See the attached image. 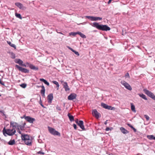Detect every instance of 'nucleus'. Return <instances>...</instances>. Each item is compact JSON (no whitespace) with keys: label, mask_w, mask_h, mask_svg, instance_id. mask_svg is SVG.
I'll list each match as a JSON object with an SVG mask.
<instances>
[{"label":"nucleus","mask_w":155,"mask_h":155,"mask_svg":"<svg viewBox=\"0 0 155 155\" xmlns=\"http://www.w3.org/2000/svg\"><path fill=\"white\" fill-rule=\"evenodd\" d=\"M138 94L140 97L142 98L145 100L147 101V98L144 94Z\"/></svg>","instance_id":"5701e85b"},{"label":"nucleus","mask_w":155,"mask_h":155,"mask_svg":"<svg viewBox=\"0 0 155 155\" xmlns=\"http://www.w3.org/2000/svg\"><path fill=\"white\" fill-rule=\"evenodd\" d=\"M48 130L49 132L52 135H57L58 136H61L60 133L58 131L56 130L55 129L50 127H48Z\"/></svg>","instance_id":"20e7f679"},{"label":"nucleus","mask_w":155,"mask_h":155,"mask_svg":"<svg viewBox=\"0 0 155 155\" xmlns=\"http://www.w3.org/2000/svg\"><path fill=\"white\" fill-rule=\"evenodd\" d=\"M39 87L41 88V89L40 91V93L42 95V96L44 97L45 96V87L42 85L39 86Z\"/></svg>","instance_id":"f3484780"},{"label":"nucleus","mask_w":155,"mask_h":155,"mask_svg":"<svg viewBox=\"0 0 155 155\" xmlns=\"http://www.w3.org/2000/svg\"><path fill=\"white\" fill-rule=\"evenodd\" d=\"M125 77L126 78H130V75L128 73H127L125 75Z\"/></svg>","instance_id":"79ce46f5"},{"label":"nucleus","mask_w":155,"mask_h":155,"mask_svg":"<svg viewBox=\"0 0 155 155\" xmlns=\"http://www.w3.org/2000/svg\"><path fill=\"white\" fill-rule=\"evenodd\" d=\"M15 67L19 71L22 73H29V70H28L20 67L18 65H16Z\"/></svg>","instance_id":"0eeeda50"},{"label":"nucleus","mask_w":155,"mask_h":155,"mask_svg":"<svg viewBox=\"0 0 155 155\" xmlns=\"http://www.w3.org/2000/svg\"><path fill=\"white\" fill-rule=\"evenodd\" d=\"M77 125L79 126L83 130H85L84 126V122L82 120H79V122L78 123Z\"/></svg>","instance_id":"dca6fc26"},{"label":"nucleus","mask_w":155,"mask_h":155,"mask_svg":"<svg viewBox=\"0 0 155 155\" xmlns=\"http://www.w3.org/2000/svg\"><path fill=\"white\" fill-rule=\"evenodd\" d=\"M143 91L148 96L155 101V95L153 93L148 90L146 88L144 89H143Z\"/></svg>","instance_id":"39448f33"},{"label":"nucleus","mask_w":155,"mask_h":155,"mask_svg":"<svg viewBox=\"0 0 155 155\" xmlns=\"http://www.w3.org/2000/svg\"><path fill=\"white\" fill-rule=\"evenodd\" d=\"M39 104L41 105V106L43 107L44 108H46V107H45L44 105L42 104V101L41 99V98L40 97V100L39 101Z\"/></svg>","instance_id":"c9c22d12"},{"label":"nucleus","mask_w":155,"mask_h":155,"mask_svg":"<svg viewBox=\"0 0 155 155\" xmlns=\"http://www.w3.org/2000/svg\"><path fill=\"white\" fill-rule=\"evenodd\" d=\"M86 18L90 20L91 21H96L97 20H101L102 18L99 17H96L91 16H86Z\"/></svg>","instance_id":"6e6552de"},{"label":"nucleus","mask_w":155,"mask_h":155,"mask_svg":"<svg viewBox=\"0 0 155 155\" xmlns=\"http://www.w3.org/2000/svg\"><path fill=\"white\" fill-rule=\"evenodd\" d=\"M21 137L22 140L24 141L26 145L28 146H31V145L32 140L30 139L28 135L24 134L22 135Z\"/></svg>","instance_id":"f03ea898"},{"label":"nucleus","mask_w":155,"mask_h":155,"mask_svg":"<svg viewBox=\"0 0 155 155\" xmlns=\"http://www.w3.org/2000/svg\"><path fill=\"white\" fill-rule=\"evenodd\" d=\"M131 108V110L134 112L135 113L136 110L135 109V107L132 103H130Z\"/></svg>","instance_id":"a878e982"},{"label":"nucleus","mask_w":155,"mask_h":155,"mask_svg":"<svg viewBox=\"0 0 155 155\" xmlns=\"http://www.w3.org/2000/svg\"><path fill=\"white\" fill-rule=\"evenodd\" d=\"M73 126L74 129L75 130H76L77 129V125H76V124H73Z\"/></svg>","instance_id":"c03bdc74"},{"label":"nucleus","mask_w":155,"mask_h":155,"mask_svg":"<svg viewBox=\"0 0 155 155\" xmlns=\"http://www.w3.org/2000/svg\"><path fill=\"white\" fill-rule=\"evenodd\" d=\"M57 33H60V34H63L62 33H61V32H57Z\"/></svg>","instance_id":"4d7b16f0"},{"label":"nucleus","mask_w":155,"mask_h":155,"mask_svg":"<svg viewBox=\"0 0 155 155\" xmlns=\"http://www.w3.org/2000/svg\"><path fill=\"white\" fill-rule=\"evenodd\" d=\"M127 125L129 126L130 127V126H132L130 124H129V123H128L127 124Z\"/></svg>","instance_id":"864d4df0"},{"label":"nucleus","mask_w":155,"mask_h":155,"mask_svg":"<svg viewBox=\"0 0 155 155\" xmlns=\"http://www.w3.org/2000/svg\"><path fill=\"white\" fill-rule=\"evenodd\" d=\"M56 109L59 111H61V107L59 106L58 105H57L56 107Z\"/></svg>","instance_id":"e433bc0d"},{"label":"nucleus","mask_w":155,"mask_h":155,"mask_svg":"<svg viewBox=\"0 0 155 155\" xmlns=\"http://www.w3.org/2000/svg\"><path fill=\"white\" fill-rule=\"evenodd\" d=\"M101 105L102 107L106 109H107L109 110H114L115 109V108L114 107L108 105L107 104L103 103H101Z\"/></svg>","instance_id":"1a4fd4ad"},{"label":"nucleus","mask_w":155,"mask_h":155,"mask_svg":"<svg viewBox=\"0 0 155 155\" xmlns=\"http://www.w3.org/2000/svg\"><path fill=\"white\" fill-rule=\"evenodd\" d=\"M132 129L134 130V132H136V131H137V130H136V129L135 128H134H134H133V129Z\"/></svg>","instance_id":"8fccbe9b"},{"label":"nucleus","mask_w":155,"mask_h":155,"mask_svg":"<svg viewBox=\"0 0 155 155\" xmlns=\"http://www.w3.org/2000/svg\"><path fill=\"white\" fill-rule=\"evenodd\" d=\"M144 117L146 118L147 120L148 121L149 120L150 117L147 115H144Z\"/></svg>","instance_id":"4c0bfd02"},{"label":"nucleus","mask_w":155,"mask_h":155,"mask_svg":"<svg viewBox=\"0 0 155 155\" xmlns=\"http://www.w3.org/2000/svg\"><path fill=\"white\" fill-rule=\"evenodd\" d=\"M77 95L75 93L71 94L68 97V99L69 100H72L76 98Z\"/></svg>","instance_id":"ddd939ff"},{"label":"nucleus","mask_w":155,"mask_h":155,"mask_svg":"<svg viewBox=\"0 0 155 155\" xmlns=\"http://www.w3.org/2000/svg\"><path fill=\"white\" fill-rule=\"evenodd\" d=\"M108 121V120H106L105 122H104V124H105V125H106L107 123V121Z\"/></svg>","instance_id":"603ef678"},{"label":"nucleus","mask_w":155,"mask_h":155,"mask_svg":"<svg viewBox=\"0 0 155 155\" xmlns=\"http://www.w3.org/2000/svg\"><path fill=\"white\" fill-rule=\"evenodd\" d=\"M29 67L31 69L37 71L38 70V67H36L32 64H29Z\"/></svg>","instance_id":"6ab92c4d"},{"label":"nucleus","mask_w":155,"mask_h":155,"mask_svg":"<svg viewBox=\"0 0 155 155\" xmlns=\"http://www.w3.org/2000/svg\"><path fill=\"white\" fill-rule=\"evenodd\" d=\"M15 141L14 139L13 140H10L8 143V144L11 145H13L15 144Z\"/></svg>","instance_id":"bb28decb"},{"label":"nucleus","mask_w":155,"mask_h":155,"mask_svg":"<svg viewBox=\"0 0 155 155\" xmlns=\"http://www.w3.org/2000/svg\"><path fill=\"white\" fill-rule=\"evenodd\" d=\"M3 134L5 136V134L9 136H12L14 135L16 132V130L14 129H6L4 127L3 130Z\"/></svg>","instance_id":"7ed1b4c3"},{"label":"nucleus","mask_w":155,"mask_h":155,"mask_svg":"<svg viewBox=\"0 0 155 155\" xmlns=\"http://www.w3.org/2000/svg\"><path fill=\"white\" fill-rule=\"evenodd\" d=\"M78 34L82 38H86V36L83 34L81 33V32L78 31Z\"/></svg>","instance_id":"c85d7f7f"},{"label":"nucleus","mask_w":155,"mask_h":155,"mask_svg":"<svg viewBox=\"0 0 155 155\" xmlns=\"http://www.w3.org/2000/svg\"><path fill=\"white\" fill-rule=\"evenodd\" d=\"M17 129H18V130H17V131L20 134H21V136L22 135H23V134H22L20 130V129H19V128H17Z\"/></svg>","instance_id":"ea45409f"},{"label":"nucleus","mask_w":155,"mask_h":155,"mask_svg":"<svg viewBox=\"0 0 155 155\" xmlns=\"http://www.w3.org/2000/svg\"><path fill=\"white\" fill-rule=\"evenodd\" d=\"M11 55V58L13 59H14L15 57V54L13 52H11L10 53Z\"/></svg>","instance_id":"72a5a7b5"},{"label":"nucleus","mask_w":155,"mask_h":155,"mask_svg":"<svg viewBox=\"0 0 155 155\" xmlns=\"http://www.w3.org/2000/svg\"><path fill=\"white\" fill-rule=\"evenodd\" d=\"M40 81H41L43 82L45 84H46L47 86L49 85V83L45 80L43 78H40Z\"/></svg>","instance_id":"b1692460"},{"label":"nucleus","mask_w":155,"mask_h":155,"mask_svg":"<svg viewBox=\"0 0 155 155\" xmlns=\"http://www.w3.org/2000/svg\"><path fill=\"white\" fill-rule=\"evenodd\" d=\"M10 126L13 127V129H15V128H18L19 124L17 123L14 122H11L10 123Z\"/></svg>","instance_id":"4468645a"},{"label":"nucleus","mask_w":155,"mask_h":155,"mask_svg":"<svg viewBox=\"0 0 155 155\" xmlns=\"http://www.w3.org/2000/svg\"><path fill=\"white\" fill-rule=\"evenodd\" d=\"M25 124V123L23 125H18V128L20 129L21 130H24V125Z\"/></svg>","instance_id":"473e14b6"},{"label":"nucleus","mask_w":155,"mask_h":155,"mask_svg":"<svg viewBox=\"0 0 155 155\" xmlns=\"http://www.w3.org/2000/svg\"><path fill=\"white\" fill-rule=\"evenodd\" d=\"M53 97L52 94L51 93L49 94L47 97V99L48 100V102L49 103H51L52 100L53 99Z\"/></svg>","instance_id":"a211bd4d"},{"label":"nucleus","mask_w":155,"mask_h":155,"mask_svg":"<svg viewBox=\"0 0 155 155\" xmlns=\"http://www.w3.org/2000/svg\"><path fill=\"white\" fill-rule=\"evenodd\" d=\"M20 65L23 66V67H26V65H25V64H23V63H22V64H21Z\"/></svg>","instance_id":"09e8293b"},{"label":"nucleus","mask_w":155,"mask_h":155,"mask_svg":"<svg viewBox=\"0 0 155 155\" xmlns=\"http://www.w3.org/2000/svg\"><path fill=\"white\" fill-rule=\"evenodd\" d=\"M37 153L38 154H41L44 155V154H45V153L44 152L42 151L41 150V151H39Z\"/></svg>","instance_id":"58836bf2"},{"label":"nucleus","mask_w":155,"mask_h":155,"mask_svg":"<svg viewBox=\"0 0 155 155\" xmlns=\"http://www.w3.org/2000/svg\"><path fill=\"white\" fill-rule=\"evenodd\" d=\"M92 114L94 116L97 118H99L100 114L99 113H98L97 110H93L92 111Z\"/></svg>","instance_id":"2eb2a0df"},{"label":"nucleus","mask_w":155,"mask_h":155,"mask_svg":"<svg viewBox=\"0 0 155 155\" xmlns=\"http://www.w3.org/2000/svg\"><path fill=\"white\" fill-rule=\"evenodd\" d=\"M68 48L71 50V51H73L74 50V49H73L72 48H70V47H68Z\"/></svg>","instance_id":"de8ad7c7"},{"label":"nucleus","mask_w":155,"mask_h":155,"mask_svg":"<svg viewBox=\"0 0 155 155\" xmlns=\"http://www.w3.org/2000/svg\"><path fill=\"white\" fill-rule=\"evenodd\" d=\"M130 127L132 129L133 128H134V127L132 125L131 126H130Z\"/></svg>","instance_id":"6e6d98bb"},{"label":"nucleus","mask_w":155,"mask_h":155,"mask_svg":"<svg viewBox=\"0 0 155 155\" xmlns=\"http://www.w3.org/2000/svg\"><path fill=\"white\" fill-rule=\"evenodd\" d=\"M15 63L19 64L20 65L22 64L23 63V61L19 59H15Z\"/></svg>","instance_id":"aec40b11"},{"label":"nucleus","mask_w":155,"mask_h":155,"mask_svg":"<svg viewBox=\"0 0 155 155\" xmlns=\"http://www.w3.org/2000/svg\"><path fill=\"white\" fill-rule=\"evenodd\" d=\"M121 84L123 85L128 90L131 91L132 89V88L130 86L127 82H125L124 81H122L121 82Z\"/></svg>","instance_id":"9d476101"},{"label":"nucleus","mask_w":155,"mask_h":155,"mask_svg":"<svg viewBox=\"0 0 155 155\" xmlns=\"http://www.w3.org/2000/svg\"><path fill=\"white\" fill-rule=\"evenodd\" d=\"M0 84L3 86H5V83L4 82L2 81L0 79Z\"/></svg>","instance_id":"37998d69"},{"label":"nucleus","mask_w":155,"mask_h":155,"mask_svg":"<svg viewBox=\"0 0 155 155\" xmlns=\"http://www.w3.org/2000/svg\"><path fill=\"white\" fill-rule=\"evenodd\" d=\"M15 15L16 17L19 18L20 19H22V17L20 14L16 12L15 13Z\"/></svg>","instance_id":"7c9ffc66"},{"label":"nucleus","mask_w":155,"mask_h":155,"mask_svg":"<svg viewBox=\"0 0 155 155\" xmlns=\"http://www.w3.org/2000/svg\"><path fill=\"white\" fill-rule=\"evenodd\" d=\"M110 130V129L108 127H107L105 129V130L107 131H109Z\"/></svg>","instance_id":"49530a36"},{"label":"nucleus","mask_w":155,"mask_h":155,"mask_svg":"<svg viewBox=\"0 0 155 155\" xmlns=\"http://www.w3.org/2000/svg\"><path fill=\"white\" fill-rule=\"evenodd\" d=\"M93 27L96 28L102 31H108L110 30V28L106 25L99 24L98 23L94 22L91 25Z\"/></svg>","instance_id":"f257e3e1"},{"label":"nucleus","mask_w":155,"mask_h":155,"mask_svg":"<svg viewBox=\"0 0 155 155\" xmlns=\"http://www.w3.org/2000/svg\"><path fill=\"white\" fill-rule=\"evenodd\" d=\"M15 5L18 7L20 9L22 10H25L26 9V7L24 6L23 5L19 2H16L15 3Z\"/></svg>","instance_id":"9b49d317"},{"label":"nucleus","mask_w":155,"mask_h":155,"mask_svg":"<svg viewBox=\"0 0 155 155\" xmlns=\"http://www.w3.org/2000/svg\"><path fill=\"white\" fill-rule=\"evenodd\" d=\"M20 86L21 87L23 88H25L27 86V85L25 83L22 84L20 85Z\"/></svg>","instance_id":"f704fd0d"},{"label":"nucleus","mask_w":155,"mask_h":155,"mask_svg":"<svg viewBox=\"0 0 155 155\" xmlns=\"http://www.w3.org/2000/svg\"><path fill=\"white\" fill-rule=\"evenodd\" d=\"M78 31L77 32H72L69 33L70 35H72L73 36H75L77 34H78Z\"/></svg>","instance_id":"2f4dec72"},{"label":"nucleus","mask_w":155,"mask_h":155,"mask_svg":"<svg viewBox=\"0 0 155 155\" xmlns=\"http://www.w3.org/2000/svg\"><path fill=\"white\" fill-rule=\"evenodd\" d=\"M112 0H109V1H108V4H110L111 2V1Z\"/></svg>","instance_id":"3c124183"},{"label":"nucleus","mask_w":155,"mask_h":155,"mask_svg":"<svg viewBox=\"0 0 155 155\" xmlns=\"http://www.w3.org/2000/svg\"><path fill=\"white\" fill-rule=\"evenodd\" d=\"M147 137L149 140H155V137L153 135H147Z\"/></svg>","instance_id":"cd10ccee"},{"label":"nucleus","mask_w":155,"mask_h":155,"mask_svg":"<svg viewBox=\"0 0 155 155\" xmlns=\"http://www.w3.org/2000/svg\"><path fill=\"white\" fill-rule=\"evenodd\" d=\"M1 96V95L0 94V97Z\"/></svg>","instance_id":"bf43d9fd"},{"label":"nucleus","mask_w":155,"mask_h":155,"mask_svg":"<svg viewBox=\"0 0 155 155\" xmlns=\"http://www.w3.org/2000/svg\"><path fill=\"white\" fill-rule=\"evenodd\" d=\"M52 83L56 84V87H57V89L58 90V89H59V84H58V83L57 82V81H52Z\"/></svg>","instance_id":"c756f323"},{"label":"nucleus","mask_w":155,"mask_h":155,"mask_svg":"<svg viewBox=\"0 0 155 155\" xmlns=\"http://www.w3.org/2000/svg\"><path fill=\"white\" fill-rule=\"evenodd\" d=\"M21 118H24L27 121L30 123H33L35 121V119L34 118L31 117L30 116H26L25 115L21 117Z\"/></svg>","instance_id":"423d86ee"},{"label":"nucleus","mask_w":155,"mask_h":155,"mask_svg":"<svg viewBox=\"0 0 155 155\" xmlns=\"http://www.w3.org/2000/svg\"><path fill=\"white\" fill-rule=\"evenodd\" d=\"M0 112L2 113V111L1 110H0Z\"/></svg>","instance_id":"13d9d810"},{"label":"nucleus","mask_w":155,"mask_h":155,"mask_svg":"<svg viewBox=\"0 0 155 155\" xmlns=\"http://www.w3.org/2000/svg\"><path fill=\"white\" fill-rule=\"evenodd\" d=\"M63 84V88H64L66 91H69L70 90V88L68 86V84L66 82H64L63 81L61 82Z\"/></svg>","instance_id":"f8f14e48"},{"label":"nucleus","mask_w":155,"mask_h":155,"mask_svg":"<svg viewBox=\"0 0 155 155\" xmlns=\"http://www.w3.org/2000/svg\"><path fill=\"white\" fill-rule=\"evenodd\" d=\"M7 43L10 46L14 48L15 49H16V46L15 44L12 43L10 41H7Z\"/></svg>","instance_id":"393cba45"},{"label":"nucleus","mask_w":155,"mask_h":155,"mask_svg":"<svg viewBox=\"0 0 155 155\" xmlns=\"http://www.w3.org/2000/svg\"><path fill=\"white\" fill-rule=\"evenodd\" d=\"M73 52H74L75 53V54L77 55H78V56L79 55V54L78 51H77L75 50H74L73 51Z\"/></svg>","instance_id":"a19ab883"},{"label":"nucleus","mask_w":155,"mask_h":155,"mask_svg":"<svg viewBox=\"0 0 155 155\" xmlns=\"http://www.w3.org/2000/svg\"><path fill=\"white\" fill-rule=\"evenodd\" d=\"M68 116L71 121L72 122L74 121V117L72 115H71L69 113L68 114Z\"/></svg>","instance_id":"4be33fe9"},{"label":"nucleus","mask_w":155,"mask_h":155,"mask_svg":"<svg viewBox=\"0 0 155 155\" xmlns=\"http://www.w3.org/2000/svg\"><path fill=\"white\" fill-rule=\"evenodd\" d=\"M26 64L28 65V66H29V64H29V63H28V62H26Z\"/></svg>","instance_id":"5fc2aeb1"},{"label":"nucleus","mask_w":155,"mask_h":155,"mask_svg":"<svg viewBox=\"0 0 155 155\" xmlns=\"http://www.w3.org/2000/svg\"><path fill=\"white\" fill-rule=\"evenodd\" d=\"M120 130L121 132L124 134H126L128 133L129 132L124 128L123 127L120 128Z\"/></svg>","instance_id":"412c9836"},{"label":"nucleus","mask_w":155,"mask_h":155,"mask_svg":"<svg viewBox=\"0 0 155 155\" xmlns=\"http://www.w3.org/2000/svg\"><path fill=\"white\" fill-rule=\"evenodd\" d=\"M75 122L76 123V124H77L79 122V121L78 120V119H77L75 120Z\"/></svg>","instance_id":"a18cd8bd"}]
</instances>
